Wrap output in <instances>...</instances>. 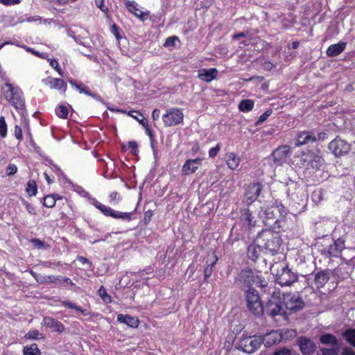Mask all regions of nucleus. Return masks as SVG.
Returning <instances> with one entry per match:
<instances>
[{
    "instance_id": "f257e3e1",
    "label": "nucleus",
    "mask_w": 355,
    "mask_h": 355,
    "mask_svg": "<svg viewBox=\"0 0 355 355\" xmlns=\"http://www.w3.org/2000/svg\"><path fill=\"white\" fill-rule=\"evenodd\" d=\"M287 214L286 207L281 201H272L263 211L261 217L266 226L277 231H285L287 228L284 218Z\"/></svg>"
},
{
    "instance_id": "f03ea898",
    "label": "nucleus",
    "mask_w": 355,
    "mask_h": 355,
    "mask_svg": "<svg viewBox=\"0 0 355 355\" xmlns=\"http://www.w3.org/2000/svg\"><path fill=\"white\" fill-rule=\"evenodd\" d=\"M279 232L277 230L266 228L258 232L255 239L264 254L274 255L279 252L282 244Z\"/></svg>"
},
{
    "instance_id": "7ed1b4c3",
    "label": "nucleus",
    "mask_w": 355,
    "mask_h": 355,
    "mask_svg": "<svg viewBox=\"0 0 355 355\" xmlns=\"http://www.w3.org/2000/svg\"><path fill=\"white\" fill-rule=\"evenodd\" d=\"M271 273L275 277V281L282 286H291L297 281V272L289 268L285 263H275L270 266Z\"/></svg>"
},
{
    "instance_id": "20e7f679",
    "label": "nucleus",
    "mask_w": 355,
    "mask_h": 355,
    "mask_svg": "<svg viewBox=\"0 0 355 355\" xmlns=\"http://www.w3.org/2000/svg\"><path fill=\"white\" fill-rule=\"evenodd\" d=\"M320 154L318 149H307L301 151L297 157L303 167L320 169L324 164V159Z\"/></svg>"
},
{
    "instance_id": "39448f33",
    "label": "nucleus",
    "mask_w": 355,
    "mask_h": 355,
    "mask_svg": "<svg viewBox=\"0 0 355 355\" xmlns=\"http://www.w3.org/2000/svg\"><path fill=\"white\" fill-rule=\"evenodd\" d=\"M5 86L8 90L4 92L5 98L15 107L19 112L21 111L24 116L26 114L25 109V101L23 98V92L18 87H14L10 83H6Z\"/></svg>"
},
{
    "instance_id": "423d86ee",
    "label": "nucleus",
    "mask_w": 355,
    "mask_h": 355,
    "mask_svg": "<svg viewBox=\"0 0 355 355\" xmlns=\"http://www.w3.org/2000/svg\"><path fill=\"white\" fill-rule=\"evenodd\" d=\"M246 306L250 312L256 317H261L263 315V304L258 291L255 288L244 291Z\"/></svg>"
},
{
    "instance_id": "0eeeda50",
    "label": "nucleus",
    "mask_w": 355,
    "mask_h": 355,
    "mask_svg": "<svg viewBox=\"0 0 355 355\" xmlns=\"http://www.w3.org/2000/svg\"><path fill=\"white\" fill-rule=\"evenodd\" d=\"M327 133L324 132H319L314 129L300 131L297 134L295 146L300 147L318 141H324L327 139Z\"/></svg>"
},
{
    "instance_id": "6e6552de",
    "label": "nucleus",
    "mask_w": 355,
    "mask_h": 355,
    "mask_svg": "<svg viewBox=\"0 0 355 355\" xmlns=\"http://www.w3.org/2000/svg\"><path fill=\"white\" fill-rule=\"evenodd\" d=\"M263 343V338L261 336H246L236 343L235 348L252 354L261 347Z\"/></svg>"
},
{
    "instance_id": "1a4fd4ad",
    "label": "nucleus",
    "mask_w": 355,
    "mask_h": 355,
    "mask_svg": "<svg viewBox=\"0 0 355 355\" xmlns=\"http://www.w3.org/2000/svg\"><path fill=\"white\" fill-rule=\"evenodd\" d=\"M236 286L242 291L253 289V284L255 283V275L250 268H245L240 271L234 281Z\"/></svg>"
},
{
    "instance_id": "9d476101",
    "label": "nucleus",
    "mask_w": 355,
    "mask_h": 355,
    "mask_svg": "<svg viewBox=\"0 0 355 355\" xmlns=\"http://www.w3.org/2000/svg\"><path fill=\"white\" fill-rule=\"evenodd\" d=\"M284 305L279 296L272 295L263 305V313L266 312L273 318L277 315H284L286 314Z\"/></svg>"
},
{
    "instance_id": "9b49d317",
    "label": "nucleus",
    "mask_w": 355,
    "mask_h": 355,
    "mask_svg": "<svg viewBox=\"0 0 355 355\" xmlns=\"http://www.w3.org/2000/svg\"><path fill=\"white\" fill-rule=\"evenodd\" d=\"M92 204L94 205V207L100 210L105 216H110L112 218H114L115 219H122L123 220H131L132 215L134 213V211L132 212H121L117 211L114 209H112L111 207H107L100 202H98L95 198L92 199Z\"/></svg>"
},
{
    "instance_id": "f8f14e48",
    "label": "nucleus",
    "mask_w": 355,
    "mask_h": 355,
    "mask_svg": "<svg viewBox=\"0 0 355 355\" xmlns=\"http://www.w3.org/2000/svg\"><path fill=\"white\" fill-rule=\"evenodd\" d=\"M284 304L291 313L300 311L305 306L304 301L297 293L284 295Z\"/></svg>"
},
{
    "instance_id": "ddd939ff",
    "label": "nucleus",
    "mask_w": 355,
    "mask_h": 355,
    "mask_svg": "<svg viewBox=\"0 0 355 355\" xmlns=\"http://www.w3.org/2000/svg\"><path fill=\"white\" fill-rule=\"evenodd\" d=\"M184 114L180 108H170L163 114L162 120L166 127L177 125L183 122Z\"/></svg>"
},
{
    "instance_id": "4468645a",
    "label": "nucleus",
    "mask_w": 355,
    "mask_h": 355,
    "mask_svg": "<svg viewBox=\"0 0 355 355\" xmlns=\"http://www.w3.org/2000/svg\"><path fill=\"white\" fill-rule=\"evenodd\" d=\"M262 189L263 185L259 182L248 184L243 195L242 202L247 206H250L257 200Z\"/></svg>"
},
{
    "instance_id": "2eb2a0df",
    "label": "nucleus",
    "mask_w": 355,
    "mask_h": 355,
    "mask_svg": "<svg viewBox=\"0 0 355 355\" xmlns=\"http://www.w3.org/2000/svg\"><path fill=\"white\" fill-rule=\"evenodd\" d=\"M328 148L336 157H340L349 152L350 144L338 136L329 144Z\"/></svg>"
},
{
    "instance_id": "dca6fc26",
    "label": "nucleus",
    "mask_w": 355,
    "mask_h": 355,
    "mask_svg": "<svg viewBox=\"0 0 355 355\" xmlns=\"http://www.w3.org/2000/svg\"><path fill=\"white\" fill-rule=\"evenodd\" d=\"M345 239L340 237L335 240L333 244L329 245L327 249H323L321 254L326 258L338 257L345 248Z\"/></svg>"
},
{
    "instance_id": "f3484780",
    "label": "nucleus",
    "mask_w": 355,
    "mask_h": 355,
    "mask_svg": "<svg viewBox=\"0 0 355 355\" xmlns=\"http://www.w3.org/2000/svg\"><path fill=\"white\" fill-rule=\"evenodd\" d=\"M291 155V150L288 146H282L276 148L271 154L270 158L277 166H280L286 162L287 158Z\"/></svg>"
},
{
    "instance_id": "a211bd4d",
    "label": "nucleus",
    "mask_w": 355,
    "mask_h": 355,
    "mask_svg": "<svg viewBox=\"0 0 355 355\" xmlns=\"http://www.w3.org/2000/svg\"><path fill=\"white\" fill-rule=\"evenodd\" d=\"M296 342L301 352L304 355H309L316 349L315 343L312 340L305 336H300L297 338Z\"/></svg>"
},
{
    "instance_id": "6ab92c4d",
    "label": "nucleus",
    "mask_w": 355,
    "mask_h": 355,
    "mask_svg": "<svg viewBox=\"0 0 355 355\" xmlns=\"http://www.w3.org/2000/svg\"><path fill=\"white\" fill-rule=\"evenodd\" d=\"M310 275L313 276V282L317 288H322L329 280L330 270H320L318 272H313Z\"/></svg>"
},
{
    "instance_id": "aec40b11",
    "label": "nucleus",
    "mask_w": 355,
    "mask_h": 355,
    "mask_svg": "<svg viewBox=\"0 0 355 355\" xmlns=\"http://www.w3.org/2000/svg\"><path fill=\"white\" fill-rule=\"evenodd\" d=\"M42 324L45 326L46 328L52 329V331H55L58 334L62 333L65 329L64 324L61 322L49 316H45L43 318Z\"/></svg>"
},
{
    "instance_id": "412c9836",
    "label": "nucleus",
    "mask_w": 355,
    "mask_h": 355,
    "mask_svg": "<svg viewBox=\"0 0 355 355\" xmlns=\"http://www.w3.org/2000/svg\"><path fill=\"white\" fill-rule=\"evenodd\" d=\"M240 220L243 225H247L251 230L256 225V220L249 208L241 209L240 211Z\"/></svg>"
},
{
    "instance_id": "4be33fe9",
    "label": "nucleus",
    "mask_w": 355,
    "mask_h": 355,
    "mask_svg": "<svg viewBox=\"0 0 355 355\" xmlns=\"http://www.w3.org/2000/svg\"><path fill=\"white\" fill-rule=\"evenodd\" d=\"M44 83L46 85H49L51 89H58L62 94L65 95L67 85L62 79L48 77L44 80Z\"/></svg>"
},
{
    "instance_id": "5701e85b",
    "label": "nucleus",
    "mask_w": 355,
    "mask_h": 355,
    "mask_svg": "<svg viewBox=\"0 0 355 355\" xmlns=\"http://www.w3.org/2000/svg\"><path fill=\"white\" fill-rule=\"evenodd\" d=\"M201 164L202 159L200 158L187 159L182 166V173L185 175H189L195 173Z\"/></svg>"
},
{
    "instance_id": "b1692460",
    "label": "nucleus",
    "mask_w": 355,
    "mask_h": 355,
    "mask_svg": "<svg viewBox=\"0 0 355 355\" xmlns=\"http://www.w3.org/2000/svg\"><path fill=\"white\" fill-rule=\"evenodd\" d=\"M261 252H263V250L257 245V239H254L253 242L247 248V257L250 260L256 262L259 259Z\"/></svg>"
},
{
    "instance_id": "393cba45",
    "label": "nucleus",
    "mask_w": 355,
    "mask_h": 355,
    "mask_svg": "<svg viewBox=\"0 0 355 355\" xmlns=\"http://www.w3.org/2000/svg\"><path fill=\"white\" fill-rule=\"evenodd\" d=\"M218 73V71L216 68L202 69L199 70L198 77L201 80L209 83L216 78Z\"/></svg>"
},
{
    "instance_id": "a878e982",
    "label": "nucleus",
    "mask_w": 355,
    "mask_h": 355,
    "mask_svg": "<svg viewBox=\"0 0 355 355\" xmlns=\"http://www.w3.org/2000/svg\"><path fill=\"white\" fill-rule=\"evenodd\" d=\"M116 320L119 323L125 324L131 328H137L139 324V320L137 317L130 315L118 314Z\"/></svg>"
},
{
    "instance_id": "bb28decb",
    "label": "nucleus",
    "mask_w": 355,
    "mask_h": 355,
    "mask_svg": "<svg viewBox=\"0 0 355 355\" xmlns=\"http://www.w3.org/2000/svg\"><path fill=\"white\" fill-rule=\"evenodd\" d=\"M125 6L127 9L132 13L134 15L137 17L141 21H144L146 19V17L149 15V12H143L140 10L137 6L138 4L134 1H128L125 3Z\"/></svg>"
},
{
    "instance_id": "cd10ccee",
    "label": "nucleus",
    "mask_w": 355,
    "mask_h": 355,
    "mask_svg": "<svg viewBox=\"0 0 355 355\" xmlns=\"http://www.w3.org/2000/svg\"><path fill=\"white\" fill-rule=\"evenodd\" d=\"M346 45L347 43L342 41L337 44H331L327 49V55L329 57L337 56L344 51Z\"/></svg>"
},
{
    "instance_id": "c85d7f7f",
    "label": "nucleus",
    "mask_w": 355,
    "mask_h": 355,
    "mask_svg": "<svg viewBox=\"0 0 355 355\" xmlns=\"http://www.w3.org/2000/svg\"><path fill=\"white\" fill-rule=\"evenodd\" d=\"M218 260V257L215 254V253L213 254V260H207V267L204 270V282H207V279L211 277L214 267L216 264Z\"/></svg>"
},
{
    "instance_id": "c756f323",
    "label": "nucleus",
    "mask_w": 355,
    "mask_h": 355,
    "mask_svg": "<svg viewBox=\"0 0 355 355\" xmlns=\"http://www.w3.org/2000/svg\"><path fill=\"white\" fill-rule=\"evenodd\" d=\"M320 341L322 344L331 345L332 347L340 346L339 341L336 336L329 333L322 334L320 337Z\"/></svg>"
},
{
    "instance_id": "7c9ffc66",
    "label": "nucleus",
    "mask_w": 355,
    "mask_h": 355,
    "mask_svg": "<svg viewBox=\"0 0 355 355\" xmlns=\"http://www.w3.org/2000/svg\"><path fill=\"white\" fill-rule=\"evenodd\" d=\"M342 336L347 343L355 347V329L350 328L345 329L343 332Z\"/></svg>"
},
{
    "instance_id": "2f4dec72",
    "label": "nucleus",
    "mask_w": 355,
    "mask_h": 355,
    "mask_svg": "<svg viewBox=\"0 0 355 355\" xmlns=\"http://www.w3.org/2000/svg\"><path fill=\"white\" fill-rule=\"evenodd\" d=\"M226 162L230 168L235 170L239 165L240 159L236 154L231 153L227 155Z\"/></svg>"
},
{
    "instance_id": "473e14b6",
    "label": "nucleus",
    "mask_w": 355,
    "mask_h": 355,
    "mask_svg": "<svg viewBox=\"0 0 355 355\" xmlns=\"http://www.w3.org/2000/svg\"><path fill=\"white\" fill-rule=\"evenodd\" d=\"M23 355H40L41 352L36 343L26 345L23 347Z\"/></svg>"
},
{
    "instance_id": "72a5a7b5",
    "label": "nucleus",
    "mask_w": 355,
    "mask_h": 355,
    "mask_svg": "<svg viewBox=\"0 0 355 355\" xmlns=\"http://www.w3.org/2000/svg\"><path fill=\"white\" fill-rule=\"evenodd\" d=\"M254 101L251 99H243L239 104V109L243 112H248L254 107Z\"/></svg>"
},
{
    "instance_id": "f704fd0d",
    "label": "nucleus",
    "mask_w": 355,
    "mask_h": 355,
    "mask_svg": "<svg viewBox=\"0 0 355 355\" xmlns=\"http://www.w3.org/2000/svg\"><path fill=\"white\" fill-rule=\"evenodd\" d=\"M69 83L70 85L76 89H77L80 93H84L86 95H91L90 91L85 86V85L80 82L78 83L75 80L69 79Z\"/></svg>"
},
{
    "instance_id": "c9c22d12",
    "label": "nucleus",
    "mask_w": 355,
    "mask_h": 355,
    "mask_svg": "<svg viewBox=\"0 0 355 355\" xmlns=\"http://www.w3.org/2000/svg\"><path fill=\"white\" fill-rule=\"evenodd\" d=\"M26 191L29 196H35L37 193V187L36 182L33 180H30L26 183Z\"/></svg>"
},
{
    "instance_id": "e433bc0d",
    "label": "nucleus",
    "mask_w": 355,
    "mask_h": 355,
    "mask_svg": "<svg viewBox=\"0 0 355 355\" xmlns=\"http://www.w3.org/2000/svg\"><path fill=\"white\" fill-rule=\"evenodd\" d=\"M59 279H60L58 280L55 287L61 288L74 286L73 282L69 277L59 275Z\"/></svg>"
},
{
    "instance_id": "4c0bfd02",
    "label": "nucleus",
    "mask_w": 355,
    "mask_h": 355,
    "mask_svg": "<svg viewBox=\"0 0 355 355\" xmlns=\"http://www.w3.org/2000/svg\"><path fill=\"white\" fill-rule=\"evenodd\" d=\"M306 205V199H301L297 202L293 200V202L291 203V208H294L293 211H295L298 213L303 211Z\"/></svg>"
},
{
    "instance_id": "58836bf2",
    "label": "nucleus",
    "mask_w": 355,
    "mask_h": 355,
    "mask_svg": "<svg viewBox=\"0 0 355 355\" xmlns=\"http://www.w3.org/2000/svg\"><path fill=\"white\" fill-rule=\"evenodd\" d=\"M56 201V195H47L43 199V205L46 207L52 208L55 206Z\"/></svg>"
},
{
    "instance_id": "ea45409f",
    "label": "nucleus",
    "mask_w": 355,
    "mask_h": 355,
    "mask_svg": "<svg viewBox=\"0 0 355 355\" xmlns=\"http://www.w3.org/2000/svg\"><path fill=\"white\" fill-rule=\"evenodd\" d=\"M57 116L61 119H67L69 110L67 106L60 105L55 109Z\"/></svg>"
},
{
    "instance_id": "a19ab883",
    "label": "nucleus",
    "mask_w": 355,
    "mask_h": 355,
    "mask_svg": "<svg viewBox=\"0 0 355 355\" xmlns=\"http://www.w3.org/2000/svg\"><path fill=\"white\" fill-rule=\"evenodd\" d=\"M320 351L322 355H338L340 346L332 347L331 348H322Z\"/></svg>"
},
{
    "instance_id": "79ce46f5",
    "label": "nucleus",
    "mask_w": 355,
    "mask_h": 355,
    "mask_svg": "<svg viewBox=\"0 0 355 355\" xmlns=\"http://www.w3.org/2000/svg\"><path fill=\"white\" fill-rule=\"evenodd\" d=\"M98 293L99 296L101 297V299L105 303H110L112 302L111 296L107 293V291L103 286H101L99 288V289L98 291Z\"/></svg>"
},
{
    "instance_id": "37998d69",
    "label": "nucleus",
    "mask_w": 355,
    "mask_h": 355,
    "mask_svg": "<svg viewBox=\"0 0 355 355\" xmlns=\"http://www.w3.org/2000/svg\"><path fill=\"white\" fill-rule=\"evenodd\" d=\"M311 198L313 201L318 204L320 203L323 199V190L322 189H317L315 190L312 194Z\"/></svg>"
},
{
    "instance_id": "c03bdc74",
    "label": "nucleus",
    "mask_w": 355,
    "mask_h": 355,
    "mask_svg": "<svg viewBox=\"0 0 355 355\" xmlns=\"http://www.w3.org/2000/svg\"><path fill=\"white\" fill-rule=\"evenodd\" d=\"M128 115L135 119L139 124H141V121H148L147 119L144 116V115L139 112L131 110L128 112Z\"/></svg>"
},
{
    "instance_id": "a18cd8bd",
    "label": "nucleus",
    "mask_w": 355,
    "mask_h": 355,
    "mask_svg": "<svg viewBox=\"0 0 355 355\" xmlns=\"http://www.w3.org/2000/svg\"><path fill=\"white\" fill-rule=\"evenodd\" d=\"M40 336H42V334L39 332L38 330L34 329V330H30L26 335L25 338L28 339H33V340H38L40 338H43L44 336L40 337Z\"/></svg>"
},
{
    "instance_id": "49530a36",
    "label": "nucleus",
    "mask_w": 355,
    "mask_h": 355,
    "mask_svg": "<svg viewBox=\"0 0 355 355\" xmlns=\"http://www.w3.org/2000/svg\"><path fill=\"white\" fill-rule=\"evenodd\" d=\"M61 304L67 308L75 309L77 311L81 312L82 313H84V310L82 309V307L77 306L75 304H73L69 301H67V300L61 301Z\"/></svg>"
},
{
    "instance_id": "de8ad7c7",
    "label": "nucleus",
    "mask_w": 355,
    "mask_h": 355,
    "mask_svg": "<svg viewBox=\"0 0 355 355\" xmlns=\"http://www.w3.org/2000/svg\"><path fill=\"white\" fill-rule=\"evenodd\" d=\"M272 109L267 110L263 114H262L259 117L258 120L255 123V125H259L263 123L272 114Z\"/></svg>"
},
{
    "instance_id": "09e8293b",
    "label": "nucleus",
    "mask_w": 355,
    "mask_h": 355,
    "mask_svg": "<svg viewBox=\"0 0 355 355\" xmlns=\"http://www.w3.org/2000/svg\"><path fill=\"white\" fill-rule=\"evenodd\" d=\"M7 135V124L3 116L0 117V136L2 138Z\"/></svg>"
},
{
    "instance_id": "8fccbe9b",
    "label": "nucleus",
    "mask_w": 355,
    "mask_h": 355,
    "mask_svg": "<svg viewBox=\"0 0 355 355\" xmlns=\"http://www.w3.org/2000/svg\"><path fill=\"white\" fill-rule=\"evenodd\" d=\"M31 243L35 248H37L38 249H40V248L46 249L49 247V245L46 244L45 242H44L43 241H41L39 239H36V238L33 239L31 240Z\"/></svg>"
},
{
    "instance_id": "3c124183",
    "label": "nucleus",
    "mask_w": 355,
    "mask_h": 355,
    "mask_svg": "<svg viewBox=\"0 0 355 355\" xmlns=\"http://www.w3.org/2000/svg\"><path fill=\"white\" fill-rule=\"evenodd\" d=\"M110 31H111L112 33L115 36V37L117 40H119L120 39L122 38V35L121 34V29L115 24H114L111 26Z\"/></svg>"
},
{
    "instance_id": "603ef678",
    "label": "nucleus",
    "mask_w": 355,
    "mask_h": 355,
    "mask_svg": "<svg viewBox=\"0 0 355 355\" xmlns=\"http://www.w3.org/2000/svg\"><path fill=\"white\" fill-rule=\"evenodd\" d=\"M257 280V283L259 286L261 288H264L267 286V282L265 280L264 277L262 276L261 272H257L255 275V280Z\"/></svg>"
},
{
    "instance_id": "864d4df0",
    "label": "nucleus",
    "mask_w": 355,
    "mask_h": 355,
    "mask_svg": "<svg viewBox=\"0 0 355 355\" xmlns=\"http://www.w3.org/2000/svg\"><path fill=\"white\" fill-rule=\"evenodd\" d=\"M22 204L26 207V209L27 211L31 214V215H36L37 212L35 211V207L30 204L28 202L26 201L25 200H22Z\"/></svg>"
},
{
    "instance_id": "5fc2aeb1",
    "label": "nucleus",
    "mask_w": 355,
    "mask_h": 355,
    "mask_svg": "<svg viewBox=\"0 0 355 355\" xmlns=\"http://www.w3.org/2000/svg\"><path fill=\"white\" fill-rule=\"evenodd\" d=\"M17 171V167L15 164L10 163L6 167V175L8 176H12L15 175Z\"/></svg>"
},
{
    "instance_id": "6e6d98bb",
    "label": "nucleus",
    "mask_w": 355,
    "mask_h": 355,
    "mask_svg": "<svg viewBox=\"0 0 355 355\" xmlns=\"http://www.w3.org/2000/svg\"><path fill=\"white\" fill-rule=\"evenodd\" d=\"M177 40H178V37L177 36L168 37L166 39L164 46L165 47L174 46Z\"/></svg>"
},
{
    "instance_id": "4d7b16f0",
    "label": "nucleus",
    "mask_w": 355,
    "mask_h": 355,
    "mask_svg": "<svg viewBox=\"0 0 355 355\" xmlns=\"http://www.w3.org/2000/svg\"><path fill=\"white\" fill-rule=\"evenodd\" d=\"M272 355H292V350L287 347L277 349Z\"/></svg>"
},
{
    "instance_id": "13d9d810",
    "label": "nucleus",
    "mask_w": 355,
    "mask_h": 355,
    "mask_svg": "<svg viewBox=\"0 0 355 355\" xmlns=\"http://www.w3.org/2000/svg\"><path fill=\"white\" fill-rule=\"evenodd\" d=\"M161 2V12H159V17L160 18L162 16H164L167 8L168 7V0H160Z\"/></svg>"
},
{
    "instance_id": "bf43d9fd",
    "label": "nucleus",
    "mask_w": 355,
    "mask_h": 355,
    "mask_svg": "<svg viewBox=\"0 0 355 355\" xmlns=\"http://www.w3.org/2000/svg\"><path fill=\"white\" fill-rule=\"evenodd\" d=\"M128 146L131 149V153L136 155L139 153L138 144L135 141H130L128 143Z\"/></svg>"
},
{
    "instance_id": "052dcab7",
    "label": "nucleus",
    "mask_w": 355,
    "mask_h": 355,
    "mask_svg": "<svg viewBox=\"0 0 355 355\" xmlns=\"http://www.w3.org/2000/svg\"><path fill=\"white\" fill-rule=\"evenodd\" d=\"M220 148H221V144H217L215 147L211 148L209 150V157L210 158H214L217 155L218 152L220 151Z\"/></svg>"
},
{
    "instance_id": "680f3d73",
    "label": "nucleus",
    "mask_w": 355,
    "mask_h": 355,
    "mask_svg": "<svg viewBox=\"0 0 355 355\" xmlns=\"http://www.w3.org/2000/svg\"><path fill=\"white\" fill-rule=\"evenodd\" d=\"M153 216V211L152 210H148L144 212V223L148 225Z\"/></svg>"
},
{
    "instance_id": "e2e57ef3",
    "label": "nucleus",
    "mask_w": 355,
    "mask_h": 355,
    "mask_svg": "<svg viewBox=\"0 0 355 355\" xmlns=\"http://www.w3.org/2000/svg\"><path fill=\"white\" fill-rule=\"evenodd\" d=\"M14 134H15V137L18 140H19V141L22 140V139H23L22 130H21V127L19 125H16L15 126Z\"/></svg>"
},
{
    "instance_id": "0e129e2a",
    "label": "nucleus",
    "mask_w": 355,
    "mask_h": 355,
    "mask_svg": "<svg viewBox=\"0 0 355 355\" xmlns=\"http://www.w3.org/2000/svg\"><path fill=\"white\" fill-rule=\"evenodd\" d=\"M50 65L55 69L60 75L62 76V70L60 67L59 63L57 60L52 59L50 62Z\"/></svg>"
},
{
    "instance_id": "69168bd1",
    "label": "nucleus",
    "mask_w": 355,
    "mask_h": 355,
    "mask_svg": "<svg viewBox=\"0 0 355 355\" xmlns=\"http://www.w3.org/2000/svg\"><path fill=\"white\" fill-rule=\"evenodd\" d=\"M19 3L20 0H0V3L6 6L17 5Z\"/></svg>"
},
{
    "instance_id": "338daca9",
    "label": "nucleus",
    "mask_w": 355,
    "mask_h": 355,
    "mask_svg": "<svg viewBox=\"0 0 355 355\" xmlns=\"http://www.w3.org/2000/svg\"><path fill=\"white\" fill-rule=\"evenodd\" d=\"M95 3L103 12H107L108 8L104 5V0H95Z\"/></svg>"
},
{
    "instance_id": "774afa93",
    "label": "nucleus",
    "mask_w": 355,
    "mask_h": 355,
    "mask_svg": "<svg viewBox=\"0 0 355 355\" xmlns=\"http://www.w3.org/2000/svg\"><path fill=\"white\" fill-rule=\"evenodd\" d=\"M343 355H355V352L349 347H345L343 348Z\"/></svg>"
}]
</instances>
